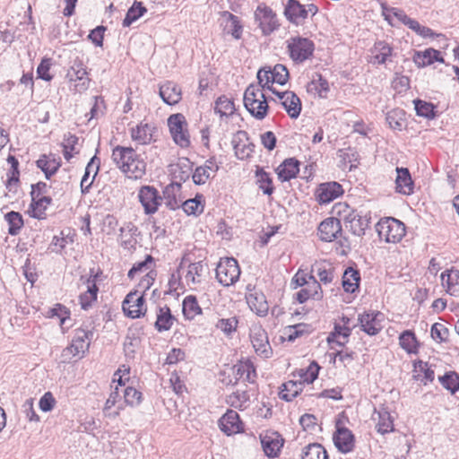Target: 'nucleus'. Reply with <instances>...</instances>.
<instances>
[{
  "label": "nucleus",
  "mask_w": 459,
  "mask_h": 459,
  "mask_svg": "<svg viewBox=\"0 0 459 459\" xmlns=\"http://www.w3.org/2000/svg\"><path fill=\"white\" fill-rule=\"evenodd\" d=\"M111 159L127 178H142L146 172V162L132 147L117 145L112 151Z\"/></svg>",
  "instance_id": "nucleus-1"
},
{
  "label": "nucleus",
  "mask_w": 459,
  "mask_h": 459,
  "mask_svg": "<svg viewBox=\"0 0 459 459\" xmlns=\"http://www.w3.org/2000/svg\"><path fill=\"white\" fill-rule=\"evenodd\" d=\"M244 105L247 111L256 119L262 120L267 116L268 103L263 90L250 84L244 92Z\"/></svg>",
  "instance_id": "nucleus-2"
},
{
  "label": "nucleus",
  "mask_w": 459,
  "mask_h": 459,
  "mask_svg": "<svg viewBox=\"0 0 459 459\" xmlns=\"http://www.w3.org/2000/svg\"><path fill=\"white\" fill-rule=\"evenodd\" d=\"M290 58L296 64H301L312 57L315 51L314 42L300 36L290 37L286 41Z\"/></svg>",
  "instance_id": "nucleus-3"
},
{
  "label": "nucleus",
  "mask_w": 459,
  "mask_h": 459,
  "mask_svg": "<svg viewBox=\"0 0 459 459\" xmlns=\"http://www.w3.org/2000/svg\"><path fill=\"white\" fill-rule=\"evenodd\" d=\"M317 12L318 8L316 4H308L305 5L298 0H288L284 7L286 19L296 26L303 25L309 14L314 16Z\"/></svg>",
  "instance_id": "nucleus-4"
},
{
  "label": "nucleus",
  "mask_w": 459,
  "mask_h": 459,
  "mask_svg": "<svg viewBox=\"0 0 459 459\" xmlns=\"http://www.w3.org/2000/svg\"><path fill=\"white\" fill-rule=\"evenodd\" d=\"M240 276V268L238 261L233 257L221 258L216 268L218 281L226 287L236 283Z\"/></svg>",
  "instance_id": "nucleus-5"
},
{
  "label": "nucleus",
  "mask_w": 459,
  "mask_h": 459,
  "mask_svg": "<svg viewBox=\"0 0 459 459\" xmlns=\"http://www.w3.org/2000/svg\"><path fill=\"white\" fill-rule=\"evenodd\" d=\"M168 126L174 142L182 148L190 145V134L188 124L185 116L181 113L170 115L168 118Z\"/></svg>",
  "instance_id": "nucleus-6"
},
{
  "label": "nucleus",
  "mask_w": 459,
  "mask_h": 459,
  "mask_svg": "<svg viewBox=\"0 0 459 459\" xmlns=\"http://www.w3.org/2000/svg\"><path fill=\"white\" fill-rule=\"evenodd\" d=\"M377 230L381 238L389 243H397L405 235L404 224L394 218H385L377 224Z\"/></svg>",
  "instance_id": "nucleus-7"
},
{
  "label": "nucleus",
  "mask_w": 459,
  "mask_h": 459,
  "mask_svg": "<svg viewBox=\"0 0 459 459\" xmlns=\"http://www.w3.org/2000/svg\"><path fill=\"white\" fill-rule=\"evenodd\" d=\"M124 386L125 383L123 382L122 376H119L116 386L113 387V385H111V392L103 407V414L105 417L116 419L119 415L120 411L124 410V401H121L123 394L122 387Z\"/></svg>",
  "instance_id": "nucleus-8"
},
{
  "label": "nucleus",
  "mask_w": 459,
  "mask_h": 459,
  "mask_svg": "<svg viewBox=\"0 0 459 459\" xmlns=\"http://www.w3.org/2000/svg\"><path fill=\"white\" fill-rule=\"evenodd\" d=\"M255 21L264 36L270 35L280 26L276 13L264 4H259L255 11Z\"/></svg>",
  "instance_id": "nucleus-9"
},
{
  "label": "nucleus",
  "mask_w": 459,
  "mask_h": 459,
  "mask_svg": "<svg viewBox=\"0 0 459 459\" xmlns=\"http://www.w3.org/2000/svg\"><path fill=\"white\" fill-rule=\"evenodd\" d=\"M250 340L258 356L268 359L273 355V349L270 345L267 333L261 325H253L251 326Z\"/></svg>",
  "instance_id": "nucleus-10"
},
{
  "label": "nucleus",
  "mask_w": 459,
  "mask_h": 459,
  "mask_svg": "<svg viewBox=\"0 0 459 459\" xmlns=\"http://www.w3.org/2000/svg\"><path fill=\"white\" fill-rule=\"evenodd\" d=\"M138 199L147 215L154 214L161 205L163 198L152 186H143L138 191Z\"/></svg>",
  "instance_id": "nucleus-11"
},
{
  "label": "nucleus",
  "mask_w": 459,
  "mask_h": 459,
  "mask_svg": "<svg viewBox=\"0 0 459 459\" xmlns=\"http://www.w3.org/2000/svg\"><path fill=\"white\" fill-rule=\"evenodd\" d=\"M125 315L131 318H139L146 312L145 299L143 294L139 295L138 291L129 292L122 304Z\"/></svg>",
  "instance_id": "nucleus-12"
},
{
  "label": "nucleus",
  "mask_w": 459,
  "mask_h": 459,
  "mask_svg": "<svg viewBox=\"0 0 459 459\" xmlns=\"http://www.w3.org/2000/svg\"><path fill=\"white\" fill-rule=\"evenodd\" d=\"M384 318V314L379 311H368L359 316V323L361 330L366 333L376 335L383 328Z\"/></svg>",
  "instance_id": "nucleus-13"
},
{
  "label": "nucleus",
  "mask_w": 459,
  "mask_h": 459,
  "mask_svg": "<svg viewBox=\"0 0 459 459\" xmlns=\"http://www.w3.org/2000/svg\"><path fill=\"white\" fill-rule=\"evenodd\" d=\"M85 65L79 60L75 59L72 66L68 69L66 77L69 82H74V88L77 91H86L89 87L90 79Z\"/></svg>",
  "instance_id": "nucleus-14"
},
{
  "label": "nucleus",
  "mask_w": 459,
  "mask_h": 459,
  "mask_svg": "<svg viewBox=\"0 0 459 459\" xmlns=\"http://www.w3.org/2000/svg\"><path fill=\"white\" fill-rule=\"evenodd\" d=\"M235 155L239 160H247L253 154L255 144L249 140L246 131H238L232 138Z\"/></svg>",
  "instance_id": "nucleus-15"
},
{
  "label": "nucleus",
  "mask_w": 459,
  "mask_h": 459,
  "mask_svg": "<svg viewBox=\"0 0 459 459\" xmlns=\"http://www.w3.org/2000/svg\"><path fill=\"white\" fill-rule=\"evenodd\" d=\"M92 337L93 332L91 330H86L82 328L76 329L74 331L72 343L69 347L66 348V351L74 356L79 355L81 353L84 354L90 347L91 340Z\"/></svg>",
  "instance_id": "nucleus-16"
},
{
  "label": "nucleus",
  "mask_w": 459,
  "mask_h": 459,
  "mask_svg": "<svg viewBox=\"0 0 459 459\" xmlns=\"http://www.w3.org/2000/svg\"><path fill=\"white\" fill-rule=\"evenodd\" d=\"M260 439L263 450L268 457L278 456L284 443V439L278 432L266 431L260 435Z\"/></svg>",
  "instance_id": "nucleus-17"
},
{
  "label": "nucleus",
  "mask_w": 459,
  "mask_h": 459,
  "mask_svg": "<svg viewBox=\"0 0 459 459\" xmlns=\"http://www.w3.org/2000/svg\"><path fill=\"white\" fill-rule=\"evenodd\" d=\"M100 272H95L94 269H91L90 277L86 280L87 290L82 293L79 297L80 304L82 309L87 310L91 307L92 303L97 300V294L99 288L97 287L96 281L99 277Z\"/></svg>",
  "instance_id": "nucleus-18"
},
{
  "label": "nucleus",
  "mask_w": 459,
  "mask_h": 459,
  "mask_svg": "<svg viewBox=\"0 0 459 459\" xmlns=\"http://www.w3.org/2000/svg\"><path fill=\"white\" fill-rule=\"evenodd\" d=\"M342 234L341 221L337 218L330 217L323 221L318 226V235L321 240L331 242Z\"/></svg>",
  "instance_id": "nucleus-19"
},
{
  "label": "nucleus",
  "mask_w": 459,
  "mask_h": 459,
  "mask_svg": "<svg viewBox=\"0 0 459 459\" xmlns=\"http://www.w3.org/2000/svg\"><path fill=\"white\" fill-rule=\"evenodd\" d=\"M309 280L310 281L296 294V299L300 304L305 303L309 299L317 301L323 299V290L319 281L313 275H309Z\"/></svg>",
  "instance_id": "nucleus-20"
},
{
  "label": "nucleus",
  "mask_w": 459,
  "mask_h": 459,
  "mask_svg": "<svg viewBox=\"0 0 459 459\" xmlns=\"http://www.w3.org/2000/svg\"><path fill=\"white\" fill-rule=\"evenodd\" d=\"M279 97L281 105L291 118H297L301 111L300 99L293 91L279 92L273 91Z\"/></svg>",
  "instance_id": "nucleus-21"
},
{
  "label": "nucleus",
  "mask_w": 459,
  "mask_h": 459,
  "mask_svg": "<svg viewBox=\"0 0 459 459\" xmlns=\"http://www.w3.org/2000/svg\"><path fill=\"white\" fill-rule=\"evenodd\" d=\"M343 193L342 186L337 182L321 184L316 190V200L319 204H329Z\"/></svg>",
  "instance_id": "nucleus-22"
},
{
  "label": "nucleus",
  "mask_w": 459,
  "mask_h": 459,
  "mask_svg": "<svg viewBox=\"0 0 459 459\" xmlns=\"http://www.w3.org/2000/svg\"><path fill=\"white\" fill-rule=\"evenodd\" d=\"M345 227L354 235H363L368 225V220L355 211H351L343 217Z\"/></svg>",
  "instance_id": "nucleus-23"
},
{
  "label": "nucleus",
  "mask_w": 459,
  "mask_h": 459,
  "mask_svg": "<svg viewBox=\"0 0 459 459\" xmlns=\"http://www.w3.org/2000/svg\"><path fill=\"white\" fill-rule=\"evenodd\" d=\"M219 425L221 431L228 436L238 433L242 429L239 415L233 410H228V411L221 418Z\"/></svg>",
  "instance_id": "nucleus-24"
},
{
  "label": "nucleus",
  "mask_w": 459,
  "mask_h": 459,
  "mask_svg": "<svg viewBox=\"0 0 459 459\" xmlns=\"http://www.w3.org/2000/svg\"><path fill=\"white\" fill-rule=\"evenodd\" d=\"M250 309L259 316H265L269 311V305L265 295L262 291H254L247 297Z\"/></svg>",
  "instance_id": "nucleus-25"
},
{
  "label": "nucleus",
  "mask_w": 459,
  "mask_h": 459,
  "mask_svg": "<svg viewBox=\"0 0 459 459\" xmlns=\"http://www.w3.org/2000/svg\"><path fill=\"white\" fill-rule=\"evenodd\" d=\"M395 189L403 195H411L413 193L414 183L411 179L410 171L406 168H396Z\"/></svg>",
  "instance_id": "nucleus-26"
},
{
  "label": "nucleus",
  "mask_w": 459,
  "mask_h": 459,
  "mask_svg": "<svg viewBox=\"0 0 459 459\" xmlns=\"http://www.w3.org/2000/svg\"><path fill=\"white\" fill-rule=\"evenodd\" d=\"M335 446L342 453L351 452L354 447V436L346 428H338L333 435Z\"/></svg>",
  "instance_id": "nucleus-27"
},
{
  "label": "nucleus",
  "mask_w": 459,
  "mask_h": 459,
  "mask_svg": "<svg viewBox=\"0 0 459 459\" xmlns=\"http://www.w3.org/2000/svg\"><path fill=\"white\" fill-rule=\"evenodd\" d=\"M181 95V88L173 82H167L160 87V96L168 105L178 103Z\"/></svg>",
  "instance_id": "nucleus-28"
},
{
  "label": "nucleus",
  "mask_w": 459,
  "mask_h": 459,
  "mask_svg": "<svg viewBox=\"0 0 459 459\" xmlns=\"http://www.w3.org/2000/svg\"><path fill=\"white\" fill-rule=\"evenodd\" d=\"M299 162L294 158L285 160L276 169L278 178L284 182L295 178L299 172Z\"/></svg>",
  "instance_id": "nucleus-29"
},
{
  "label": "nucleus",
  "mask_w": 459,
  "mask_h": 459,
  "mask_svg": "<svg viewBox=\"0 0 459 459\" xmlns=\"http://www.w3.org/2000/svg\"><path fill=\"white\" fill-rule=\"evenodd\" d=\"M373 420L377 421L376 429L378 433L385 435L394 431L393 418L385 408L375 410Z\"/></svg>",
  "instance_id": "nucleus-30"
},
{
  "label": "nucleus",
  "mask_w": 459,
  "mask_h": 459,
  "mask_svg": "<svg viewBox=\"0 0 459 459\" xmlns=\"http://www.w3.org/2000/svg\"><path fill=\"white\" fill-rule=\"evenodd\" d=\"M100 169V160L97 156H93L88 162L84 175L81 180V189L82 193H87L91 186L95 177L97 176Z\"/></svg>",
  "instance_id": "nucleus-31"
},
{
  "label": "nucleus",
  "mask_w": 459,
  "mask_h": 459,
  "mask_svg": "<svg viewBox=\"0 0 459 459\" xmlns=\"http://www.w3.org/2000/svg\"><path fill=\"white\" fill-rule=\"evenodd\" d=\"M413 61L419 67H424L433 64L435 61L444 63L440 52L434 48H427L423 52H416L413 56Z\"/></svg>",
  "instance_id": "nucleus-32"
},
{
  "label": "nucleus",
  "mask_w": 459,
  "mask_h": 459,
  "mask_svg": "<svg viewBox=\"0 0 459 459\" xmlns=\"http://www.w3.org/2000/svg\"><path fill=\"white\" fill-rule=\"evenodd\" d=\"M312 272L316 273L319 283L322 282L325 285L332 283L335 278L334 267L325 261L315 264Z\"/></svg>",
  "instance_id": "nucleus-33"
},
{
  "label": "nucleus",
  "mask_w": 459,
  "mask_h": 459,
  "mask_svg": "<svg viewBox=\"0 0 459 459\" xmlns=\"http://www.w3.org/2000/svg\"><path fill=\"white\" fill-rule=\"evenodd\" d=\"M221 16L225 20L224 31L234 39H239L242 36L243 27L238 16L230 12H222Z\"/></svg>",
  "instance_id": "nucleus-34"
},
{
  "label": "nucleus",
  "mask_w": 459,
  "mask_h": 459,
  "mask_svg": "<svg viewBox=\"0 0 459 459\" xmlns=\"http://www.w3.org/2000/svg\"><path fill=\"white\" fill-rule=\"evenodd\" d=\"M392 56V48L385 41L376 42L371 48L370 62L373 64H385Z\"/></svg>",
  "instance_id": "nucleus-35"
},
{
  "label": "nucleus",
  "mask_w": 459,
  "mask_h": 459,
  "mask_svg": "<svg viewBox=\"0 0 459 459\" xmlns=\"http://www.w3.org/2000/svg\"><path fill=\"white\" fill-rule=\"evenodd\" d=\"M207 264L203 261L190 263L186 275L187 283L199 284L205 275Z\"/></svg>",
  "instance_id": "nucleus-36"
},
{
  "label": "nucleus",
  "mask_w": 459,
  "mask_h": 459,
  "mask_svg": "<svg viewBox=\"0 0 459 459\" xmlns=\"http://www.w3.org/2000/svg\"><path fill=\"white\" fill-rule=\"evenodd\" d=\"M175 321L170 308L168 306L160 307L157 310V319L155 322V328L158 332L169 330Z\"/></svg>",
  "instance_id": "nucleus-37"
},
{
  "label": "nucleus",
  "mask_w": 459,
  "mask_h": 459,
  "mask_svg": "<svg viewBox=\"0 0 459 459\" xmlns=\"http://www.w3.org/2000/svg\"><path fill=\"white\" fill-rule=\"evenodd\" d=\"M36 164L44 172L47 179H50L51 176L56 174L60 167V161L53 155H42L36 161Z\"/></svg>",
  "instance_id": "nucleus-38"
},
{
  "label": "nucleus",
  "mask_w": 459,
  "mask_h": 459,
  "mask_svg": "<svg viewBox=\"0 0 459 459\" xmlns=\"http://www.w3.org/2000/svg\"><path fill=\"white\" fill-rule=\"evenodd\" d=\"M152 130L153 127L150 125L141 123L136 127L132 128L131 137L139 144H148L152 140Z\"/></svg>",
  "instance_id": "nucleus-39"
},
{
  "label": "nucleus",
  "mask_w": 459,
  "mask_h": 459,
  "mask_svg": "<svg viewBox=\"0 0 459 459\" xmlns=\"http://www.w3.org/2000/svg\"><path fill=\"white\" fill-rule=\"evenodd\" d=\"M441 283L446 290L454 295L458 290L459 286V271L446 270L441 273Z\"/></svg>",
  "instance_id": "nucleus-40"
},
{
  "label": "nucleus",
  "mask_w": 459,
  "mask_h": 459,
  "mask_svg": "<svg viewBox=\"0 0 459 459\" xmlns=\"http://www.w3.org/2000/svg\"><path fill=\"white\" fill-rule=\"evenodd\" d=\"M360 280L359 271L348 267L342 275V287L346 292L353 293L359 288Z\"/></svg>",
  "instance_id": "nucleus-41"
},
{
  "label": "nucleus",
  "mask_w": 459,
  "mask_h": 459,
  "mask_svg": "<svg viewBox=\"0 0 459 459\" xmlns=\"http://www.w3.org/2000/svg\"><path fill=\"white\" fill-rule=\"evenodd\" d=\"M233 373L236 378V382L240 379L251 383L255 381V369L253 364L250 362L240 363L234 366Z\"/></svg>",
  "instance_id": "nucleus-42"
},
{
  "label": "nucleus",
  "mask_w": 459,
  "mask_h": 459,
  "mask_svg": "<svg viewBox=\"0 0 459 459\" xmlns=\"http://www.w3.org/2000/svg\"><path fill=\"white\" fill-rule=\"evenodd\" d=\"M282 389L280 392V397L287 402L292 401L303 389V385L300 381L289 380L282 385Z\"/></svg>",
  "instance_id": "nucleus-43"
},
{
  "label": "nucleus",
  "mask_w": 459,
  "mask_h": 459,
  "mask_svg": "<svg viewBox=\"0 0 459 459\" xmlns=\"http://www.w3.org/2000/svg\"><path fill=\"white\" fill-rule=\"evenodd\" d=\"M183 314L186 319L192 320L202 314V308L196 298L193 295L186 296L183 300Z\"/></svg>",
  "instance_id": "nucleus-44"
},
{
  "label": "nucleus",
  "mask_w": 459,
  "mask_h": 459,
  "mask_svg": "<svg viewBox=\"0 0 459 459\" xmlns=\"http://www.w3.org/2000/svg\"><path fill=\"white\" fill-rule=\"evenodd\" d=\"M302 459H329L328 455L325 447L318 444L313 443L309 444L304 447L302 455Z\"/></svg>",
  "instance_id": "nucleus-45"
},
{
  "label": "nucleus",
  "mask_w": 459,
  "mask_h": 459,
  "mask_svg": "<svg viewBox=\"0 0 459 459\" xmlns=\"http://www.w3.org/2000/svg\"><path fill=\"white\" fill-rule=\"evenodd\" d=\"M308 91H314L318 93L320 97L325 98L329 91V83L327 80L322 76V74L315 73L312 76L310 83L308 84Z\"/></svg>",
  "instance_id": "nucleus-46"
},
{
  "label": "nucleus",
  "mask_w": 459,
  "mask_h": 459,
  "mask_svg": "<svg viewBox=\"0 0 459 459\" xmlns=\"http://www.w3.org/2000/svg\"><path fill=\"white\" fill-rule=\"evenodd\" d=\"M146 12V8L141 2L134 1L133 5L128 9L126 15L123 20L122 25L124 27H129L133 22L142 17Z\"/></svg>",
  "instance_id": "nucleus-47"
},
{
  "label": "nucleus",
  "mask_w": 459,
  "mask_h": 459,
  "mask_svg": "<svg viewBox=\"0 0 459 459\" xmlns=\"http://www.w3.org/2000/svg\"><path fill=\"white\" fill-rule=\"evenodd\" d=\"M351 333V329L346 325L335 326L334 331L328 336L327 341L331 343H336L339 346H343Z\"/></svg>",
  "instance_id": "nucleus-48"
},
{
  "label": "nucleus",
  "mask_w": 459,
  "mask_h": 459,
  "mask_svg": "<svg viewBox=\"0 0 459 459\" xmlns=\"http://www.w3.org/2000/svg\"><path fill=\"white\" fill-rule=\"evenodd\" d=\"M182 208L188 215H199L204 212V197L197 195L193 199H188L182 204Z\"/></svg>",
  "instance_id": "nucleus-49"
},
{
  "label": "nucleus",
  "mask_w": 459,
  "mask_h": 459,
  "mask_svg": "<svg viewBox=\"0 0 459 459\" xmlns=\"http://www.w3.org/2000/svg\"><path fill=\"white\" fill-rule=\"evenodd\" d=\"M214 110L216 113L220 114L221 117H228L234 114L236 108L234 102L230 99L225 96H221L215 101Z\"/></svg>",
  "instance_id": "nucleus-50"
},
{
  "label": "nucleus",
  "mask_w": 459,
  "mask_h": 459,
  "mask_svg": "<svg viewBox=\"0 0 459 459\" xmlns=\"http://www.w3.org/2000/svg\"><path fill=\"white\" fill-rule=\"evenodd\" d=\"M6 222L8 223V233L12 236L19 234L21 229L23 226V219L20 212H10L4 216Z\"/></svg>",
  "instance_id": "nucleus-51"
},
{
  "label": "nucleus",
  "mask_w": 459,
  "mask_h": 459,
  "mask_svg": "<svg viewBox=\"0 0 459 459\" xmlns=\"http://www.w3.org/2000/svg\"><path fill=\"white\" fill-rule=\"evenodd\" d=\"M217 170L218 167H208L207 164L197 167L192 177L193 181L196 185H204Z\"/></svg>",
  "instance_id": "nucleus-52"
},
{
  "label": "nucleus",
  "mask_w": 459,
  "mask_h": 459,
  "mask_svg": "<svg viewBox=\"0 0 459 459\" xmlns=\"http://www.w3.org/2000/svg\"><path fill=\"white\" fill-rule=\"evenodd\" d=\"M383 14L386 21L389 22L390 24H394V21H397L403 24L405 23L409 16L405 13V12L402 9L396 7H388L383 5Z\"/></svg>",
  "instance_id": "nucleus-53"
},
{
  "label": "nucleus",
  "mask_w": 459,
  "mask_h": 459,
  "mask_svg": "<svg viewBox=\"0 0 459 459\" xmlns=\"http://www.w3.org/2000/svg\"><path fill=\"white\" fill-rule=\"evenodd\" d=\"M404 25L422 38L433 37L435 35V33L430 28L420 25L418 21L411 19L410 17L407 19ZM436 36L442 38L445 37L443 34H436Z\"/></svg>",
  "instance_id": "nucleus-54"
},
{
  "label": "nucleus",
  "mask_w": 459,
  "mask_h": 459,
  "mask_svg": "<svg viewBox=\"0 0 459 459\" xmlns=\"http://www.w3.org/2000/svg\"><path fill=\"white\" fill-rule=\"evenodd\" d=\"M319 371V366L316 362H311L307 369H299L298 371L299 381L304 384H311L315 379L317 378Z\"/></svg>",
  "instance_id": "nucleus-55"
},
{
  "label": "nucleus",
  "mask_w": 459,
  "mask_h": 459,
  "mask_svg": "<svg viewBox=\"0 0 459 459\" xmlns=\"http://www.w3.org/2000/svg\"><path fill=\"white\" fill-rule=\"evenodd\" d=\"M49 196H39L38 198L31 199V207L33 209V216L38 219H42L48 205L51 203Z\"/></svg>",
  "instance_id": "nucleus-56"
},
{
  "label": "nucleus",
  "mask_w": 459,
  "mask_h": 459,
  "mask_svg": "<svg viewBox=\"0 0 459 459\" xmlns=\"http://www.w3.org/2000/svg\"><path fill=\"white\" fill-rule=\"evenodd\" d=\"M441 385L452 394L459 390V375L455 372H448L439 377Z\"/></svg>",
  "instance_id": "nucleus-57"
},
{
  "label": "nucleus",
  "mask_w": 459,
  "mask_h": 459,
  "mask_svg": "<svg viewBox=\"0 0 459 459\" xmlns=\"http://www.w3.org/2000/svg\"><path fill=\"white\" fill-rule=\"evenodd\" d=\"M257 183L259 188L264 195H271L273 193V180L270 175L263 169L257 170L256 172Z\"/></svg>",
  "instance_id": "nucleus-58"
},
{
  "label": "nucleus",
  "mask_w": 459,
  "mask_h": 459,
  "mask_svg": "<svg viewBox=\"0 0 459 459\" xmlns=\"http://www.w3.org/2000/svg\"><path fill=\"white\" fill-rule=\"evenodd\" d=\"M124 405H138L142 400V393L135 388L127 386L122 387Z\"/></svg>",
  "instance_id": "nucleus-59"
},
{
  "label": "nucleus",
  "mask_w": 459,
  "mask_h": 459,
  "mask_svg": "<svg viewBox=\"0 0 459 459\" xmlns=\"http://www.w3.org/2000/svg\"><path fill=\"white\" fill-rule=\"evenodd\" d=\"M413 102L418 116L426 118H433L435 117V107L433 104L421 100H415Z\"/></svg>",
  "instance_id": "nucleus-60"
},
{
  "label": "nucleus",
  "mask_w": 459,
  "mask_h": 459,
  "mask_svg": "<svg viewBox=\"0 0 459 459\" xmlns=\"http://www.w3.org/2000/svg\"><path fill=\"white\" fill-rule=\"evenodd\" d=\"M272 82L280 85H284L289 79V71L285 65L277 64L273 69H271Z\"/></svg>",
  "instance_id": "nucleus-61"
},
{
  "label": "nucleus",
  "mask_w": 459,
  "mask_h": 459,
  "mask_svg": "<svg viewBox=\"0 0 459 459\" xmlns=\"http://www.w3.org/2000/svg\"><path fill=\"white\" fill-rule=\"evenodd\" d=\"M401 347L407 352H413L416 351V338L412 332L404 331L399 338Z\"/></svg>",
  "instance_id": "nucleus-62"
},
{
  "label": "nucleus",
  "mask_w": 459,
  "mask_h": 459,
  "mask_svg": "<svg viewBox=\"0 0 459 459\" xmlns=\"http://www.w3.org/2000/svg\"><path fill=\"white\" fill-rule=\"evenodd\" d=\"M404 112L402 109H393L386 114V122L393 129L401 130L403 126Z\"/></svg>",
  "instance_id": "nucleus-63"
},
{
  "label": "nucleus",
  "mask_w": 459,
  "mask_h": 459,
  "mask_svg": "<svg viewBox=\"0 0 459 459\" xmlns=\"http://www.w3.org/2000/svg\"><path fill=\"white\" fill-rule=\"evenodd\" d=\"M238 320L236 316L230 318H221L216 323V327L226 334L235 332L238 327Z\"/></svg>",
  "instance_id": "nucleus-64"
}]
</instances>
